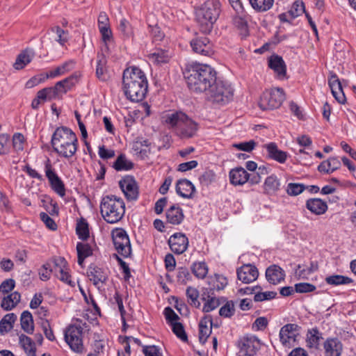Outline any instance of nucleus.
<instances>
[{
  "instance_id": "obj_1",
  "label": "nucleus",
  "mask_w": 356,
  "mask_h": 356,
  "mask_svg": "<svg viewBox=\"0 0 356 356\" xmlns=\"http://www.w3.org/2000/svg\"><path fill=\"white\" fill-rule=\"evenodd\" d=\"M184 77L190 90L206 94L215 83L217 72L209 65L195 62L187 65Z\"/></svg>"
},
{
  "instance_id": "obj_2",
  "label": "nucleus",
  "mask_w": 356,
  "mask_h": 356,
  "mask_svg": "<svg viewBox=\"0 0 356 356\" xmlns=\"http://www.w3.org/2000/svg\"><path fill=\"white\" fill-rule=\"evenodd\" d=\"M148 82L145 74L136 66L127 67L123 72L122 89L131 102L142 101L146 96Z\"/></svg>"
},
{
  "instance_id": "obj_3",
  "label": "nucleus",
  "mask_w": 356,
  "mask_h": 356,
  "mask_svg": "<svg viewBox=\"0 0 356 356\" xmlns=\"http://www.w3.org/2000/svg\"><path fill=\"white\" fill-rule=\"evenodd\" d=\"M51 144L58 156L70 159L75 155L79 143L76 135L72 129L67 127H60L52 134Z\"/></svg>"
},
{
  "instance_id": "obj_4",
  "label": "nucleus",
  "mask_w": 356,
  "mask_h": 356,
  "mask_svg": "<svg viewBox=\"0 0 356 356\" xmlns=\"http://www.w3.org/2000/svg\"><path fill=\"white\" fill-rule=\"evenodd\" d=\"M161 119L163 124L183 139L193 137L198 129L197 123L181 111L165 113Z\"/></svg>"
},
{
  "instance_id": "obj_5",
  "label": "nucleus",
  "mask_w": 356,
  "mask_h": 356,
  "mask_svg": "<svg viewBox=\"0 0 356 356\" xmlns=\"http://www.w3.org/2000/svg\"><path fill=\"white\" fill-rule=\"evenodd\" d=\"M100 213L103 219L110 224L118 222L125 213L124 200L116 195H106L100 202Z\"/></svg>"
},
{
  "instance_id": "obj_6",
  "label": "nucleus",
  "mask_w": 356,
  "mask_h": 356,
  "mask_svg": "<svg viewBox=\"0 0 356 356\" xmlns=\"http://www.w3.org/2000/svg\"><path fill=\"white\" fill-rule=\"evenodd\" d=\"M220 13V4L218 0H207L196 11L197 20L202 33H209L211 31Z\"/></svg>"
},
{
  "instance_id": "obj_7",
  "label": "nucleus",
  "mask_w": 356,
  "mask_h": 356,
  "mask_svg": "<svg viewBox=\"0 0 356 356\" xmlns=\"http://www.w3.org/2000/svg\"><path fill=\"white\" fill-rule=\"evenodd\" d=\"M234 96V89L227 81L216 78L215 83L206 93L207 100L216 104H225L229 102Z\"/></svg>"
},
{
  "instance_id": "obj_8",
  "label": "nucleus",
  "mask_w": 356,
  "mask_h": 356,
  "mask_svg": "<svg viewBox=\"0 0 356 356\" xmlns=\"http://www.w3.org/2000/svg\"><path fill=\"white\" fill-rule=\"evenodd\" d=\"M284 99L283 89L276 88L264 92L259 104L262 110L276 109L280 107Z\"/></svg>"
},
{
  "instance_id": "obj_9",
  "label": "nucleus",
  "mask_w": 356,
  "mask_h": 356,
  "mask_svg": "<svg viewBox=\"0 0 356 356\" xmlns=\"http://www.w3.org/2000/svg\"><path fill=\"white\" fill-rule=\"evenodd\" d=\"M64 338L72 351L77 353L83 352V327L80 325H70L65 331Z\"/></svg>"
},
{
  "instance_id": "obj_10",
  "label": "nucleus",
  "mask_w": 356,
  "mask_h": 356,
  "mask_svg": "<svg viewBox=\"0 0 356 356\" xmlns=\"http://www.w3.org/2000/svg\"><path fill=\"white\" fill-rule=\"evenodd\" d=\"M44 171L51 189L60 197H64L65 195L64 182L57 175L49 159H47L44 162Z\"/></svg>"
},
{
  "instance_id": "obj_11",
  "label": "nucleus",
  "mask_w": 356,
  "mask_h": 356,
  "mask_svg": "<svg viewBox=\"0 0 356 356\" xmlns=\"http://www.w3.org/2000/svg\"><path fill=\"white\" fill-rule=\"evenodd\" d=\"M112 238L114 246L118 254L125 258L130 257L131 247L126 231L122 228L115 229L112 232Z\"/></svg>"
},
{
  "instance_id": "obj_12",
  "label": "nucleus",
  "mask_w": 356,
  "mask_h": 356,
  "mask_svg": "<svg viewBox=\"0 0 356 356\" xmlns=\"http://www.w3.org/2000/svg\"><path fill=\"white\" fill-rule=\"evenodd\" d=\"M52 262L54 264L52 269L54 275L63 282L74 286L75 283L71 279V275L69 273L70 269L65 259L62 257H55L53 259Z\"/></svg>"
},
{
  "instance_id": "obj_13",
  "label": "nucleus",
  "mask_w": 356,
  "mask_h": 356,
  "mask_svg": "<svg viewBox=\"0 0 356 356\" xmlns=\"http://www.w3.org/2000/svg\"><path fill=\"white\" fill-rule=\"evenodd\" d=\"M238 348L241 353L254 356L261 348V341L253 334H246L238 341Z\"/></svg>"
},
{
  "instance_id": "obj_14",
  "label": "nucleus",
  "mask_w": 356,
  "mask_h": 356,
  "mask_svg": "<svg viewBox=\"0 0 356 356\" xmlns=\"http://www.w3.org/2000/svg\"><path fill=\"white\" fill-rule=\"evenodd\" d=\"M300 327L295 323H288L281 327L279 333L280 340L284 346H291L296 341Z\"/></svg>"
},
{
  "instance_id": "obj_15",
  "label": "nucleus",
  "mask_w": 356,
  "mask_h": 356,
  "mask_svg": "<svg viewBox=\"0 0 356 356\" xmlns=\"http://www.w3.org/2000/svg\"><path fill=\"white\" fill-rule=\"evenodd\" d=\"M168 243L175 254H181L188 249L189 241L186 234L177 232L170 236Z\"/></svg>"
},
{
  "instance_id": "obj_16",
  "label": "nucleus",
  "mask_w": 356,
  "mask_h": 356,
  "mask_svg": "<svg viewBox=\"0 0 356 356\" xmlns=\"http://www.w3.org/2000/svg\"><path fill=\"white\" fill-rule=\"evenodd\" d=\"M88 276L93 284L99 289L106 282L108 277V270L97 266H90L87 271Z\"/></svg>"
},
{
  "instance_id": "obj_17",
  "label": "nucleus",
  "mask_w": 356,
  "mask_h": 356,
  "mask_svg": "<svg viewBox=\"0 0 356 356\" xmlns=\"http://www.w3.org/2000/svg\"><path fill=\"white\" fill-rule=\"evenodd\" d=\"M194 52L210 56L213 54V44L207 37H198L191 41Z\"/></svg>"
},
{
  "instance_id": "obj_18",
  "label": "nucleus",
  "mask_w": 356,
  "mask_h": 356,
  "mask_svg": "<svg viewBox=\"0 0 356 356\" xmlns=\"http://www.w3.org/2000/svg\"><path fill=\"white\" fill-rule=\"evenodd\" d=\"M119 185L128 200H135L137 199L138 195V187L133 177H124L120 181Z\"/></svg>"
},
{
  "instance_id": "obj_19",
  "label": "nucleus",
  "mask_w": 356,
  "mask_h": 356,
  "mask_svg": "<svg viewBox=\"0 0 356 356\" xmlns=\"http://www.w3.org/2000/svg\"><path fill=\"white\" fill-rule=\"evenodd\" d=\"M237 277L243 283L249 284L255 281L259 276L257 267L250 264H244L237 269Z\"/></svg>"
},
{
  "instance_id": "obj_20",
  "label": "nucleus",
  "mask_w": 356,
  "mask_h": 356,
  "mask_svg": "<svg viewBox=\"0 0 356 356\" xmlns=\"http://www.w3.org/2000/svg\"><path fill=\"white\" fill-rule=\"evenodd\" d=\"M324 356H341L343 346L337 337H328L323 343Z\"/></svg>"
},
{
  "instance_id": "obj_21",
  "label": "nucleus",
  "mask_w": 356,
  "mask_h": 356,
  "mask_svg": "<svg viewBox=\"0 0 356 356\" xmlns=\"http://www.w3.org/2000/svg\"><path fill=\"white\" fill-rule=\"evenodd\" d=\"M328 85L335 99L340 104H344L346 97L342 89L341 83L335 73L331 72L330 74Z\"/></svg>"
},
{
  "instance_id": "obj_22",
  "label": "nucleus",
  "mask_w": 356,
  "mask_h": 356,
  "mask_svg": "<svg viewBox=\"0 0 356 356\" xmlns=\"http://www.w3.org/2000/svg\"><path fill=\"white\" fill-rule=\"evenodd\" d=\"M268 67L272 69L280 79L286 77V65L283 58L278 55H273L268 59Z\"/></svg>"
},
{
  "instance_id": "obj_23",
  "label": "nucleus",
  "mask_w": 356,
  "mask_h": 356,
  "mask_svg": "<svg viewBox=\"0 0 356 356\" xmlns=\"http://www.w3.org/2000/svg\"><path fill=\"white\" fill-rule=\"evenodd\" d=\"M230 183L234 186H242L248 181L250 174L241 167L230 170L229 173Z\"/></svg>"
},
{
  "instance_id": "obj_24",
  "label": "nucleus",
  "mask_w": 356,
  "mask_h": 356,
  "mask_svg": "<svg viewBox=\"0 0 356 356\" xmlns=\"http://www.w3.org/2000/svg\"><path fill=\"white\" fill-rule=\"evenodd\" d=\"M267 281L272 284H277L284 280V270L279 266L273 264L266 270Z\"/></svg>"
},
{
  "instance_id": "obj_25",
  "label": "nucleus",
  "mask_w": 356,
  "mask_h": 356,
  "mask_svg": "<svg viewBox=\"0 0 356 356\" xmlns=\"http://www.w3.org/2000/svg\"><path fill=\"white\" fill-rule=\"evenodd\" d=\"M322 339L323 334L318 327H312L307 330L306 334V343L309 348L318 350Z\"/></svg>"
},
{
  "instance_id": "obj_26",
  "label": "nucleus",
  "mask_w": 356,
  "mask_h": 356,
  "mask_svg": "<svg viewBox=\"0 0 356 356\" xmlns=\"http://www.w3.org/2000/svg\"><path fill=\"white\" fill-rule=\"evenodd\" d=\"M306 208L313 214L320 216L324 214L327 210L326 202L320 198H310L306 201Z\"/></svg>"
},
{
  "instance_id": "obj_27",
  "label": "nucleus",
  "mask_w": 356,
  "mask_h": 356,
  "mask_svg": "<svg viewBox=\"0 0 356 356\" xmlns=\"http://www.w3.org/2000/svg\"><path fill=\"white\" fill-rule=\"evenodd\" d=\"M81 74L79 72H75L68 77L58 81L55 85L56 88L59 90L60 93L67 92L72 86L76 85L80 78Z\"/></svg>"
},
{
  "instance_id": "obj_28",
  "label": "nucleus",
  "mask_w": 356,
  "mask_h": 356,
  "mask_svg": "<svg viewBox=\"0 0 356 356\" xmlns=\"http://www.w3.org/2000/svg\"><path fill=\"white\" fill-rule=\"evenodd\" d=\"M212 332V318L211 316L203 317L199 323V340L205 343Z\"/></svg>"
},
{
  "instance_id": "obj_29",
  "label": "nucleus",
  "mask_w": 356,
  "mask_h": 356,
  "mask_svg": "<svg viewBox=\"0 0 356 356\" xmlns=\"http://www.w3.org/2000/svg\"><path fill=\"white\" fill-rule=\"evenodd\" d=\"M195 191L194 185L188 179H180L176 184L177 193L184 198H191Z\"/></svg>"
},
{
  "instance_id": "obj_30",
  "label": "nucleus",
  "mask_w": 356,
  "mask_h": 356,
  "mask_svg": "<svg viewBox=\"0 0 356 356\" xmlns=\"http://www.w3.org/2000/svg\"><path fill=\"white\" fill-rule=\"evenodd\" d=\"M75 65L76 61L74 60H67L54 69L48 72L47 76H50L51 79H54L64 75L65 74L72 71L74 68Z\"/></svg>"
},
{
  "instance_id": "obj_31",
  "label": "nucleus",
  "mask_w": 356,
  "mask_h": 356,
  "mask_svg": "<svg viewBox=\"0 0 356 356\" xmlns=\"http://www.w3.org/2000/svg\"><path fill=\"white\" fill-rule=\"evenodd\" d=\"M35 56V51L31 49H26L17 57L13 67L16 70H22L31 62Z\"/></svg>"
},
{
  "instance_id": "obj_32",
  "label": "nucleus",
  "mask_w": 356,
  "mask_h": 356,
  "mask_svg": "<svg viewBox=\"0 0 356 356\" xmlns=\"http://www.w3.org/2000/svg\"><path fill=\"white\" fill-rule=\"evenodd\" d=\"M268 156L273 160L280 163H284L288 156L286 152L278 149L277 145L274 143H270L266 145Z\"/></svg>"
},
{
  "instance_id": "obj_33",
  "label": "nucleus",
  "mask_w": 356,
  "mask_h": 356,
  "mask_svg": "<svg viewBox=\"0 0 356 356\" xmlns=\"http://www.w3.org/2000/svg\"><path fill=\"white\" fill-rule=\"evenodd\" d=\"M184 217L183 211L178 205L171 206L166 211L167 221L172 225H179Z\"/></svg>"
},
{
  "instance_id": "obj_34",
  "label": "nucleus",
  "mask_w": 356,
  "mask_h": 356,
  "mask_svg": "<svg viewBox=\"0 0 356 356\" xmlns=\"http://www.w3.org/2000/svg\"><path fill=\"white\" fill-rule=\"evenodd\" d=\"M106 59L104 55H98L96 65V76L101 81H106L109 74L106 67Z\"/></svg>"
},
{
  "instance_id": "obj_35",
  "label": "nucleus",
  "mask_w": 356,
  "mask_h": 356,
  "mask_svg": "<svg viewBox=\"0 0 356 356\" xmlns=\"http://www.w3.org/2000/svg\"><path fill=\"white\" fill-rule=\"evenodd\" d=\"M148 58L154 64L161 65L169 62L170 55L166 50L156 49L148 55Z\"/></svg>"
},
{
  "instance_id": "obj_36",
  "label": "nucleus",
  "mask_w": 356,
  "mask_h": 356,
  "mask_svg": "<svg viewBox=\"0 0 356 356\" xmlns=\"http://www.w3.org/2000/svg\"><path fill=\"white\" fill-rule=\"evenodd\" d=\"M207 283L211 291H220L225 289L228 282L225 276L215 274L208 277Z\"/></svg>"
},
{
  "instance_id": "obj_37",
  "label": "nucleus",
  "mask_w": 356,
  "mask_h": 356,
  "mask_svg": "<svg viewBox=\"0 0 356 356\" xmlns=\"http://www.w3.org/2000/svg\"><path fill=\"white\" fill-rule=\"evenodd\" d=\"M20 300V293L15 291L3 298L1 302V307L5 311H10L17 306Z\"/></svg>"
},
{
  "instance_id": "obj_38",
  "label": "nucleus",
  "mask_w": 356,
  "mask_h": 356,
  "mask_svg": "<svg viewBox=\"0 0 356 356\" xmlns=\"http://www.w3.org/2000/svg\"><path fill=\"white\" fill-rule=\"evenodd\" d=\"M280 187V181L275 175L268 176L264 181V190L268 195L275 194Z\"/></svg>"
},
{
  "instance_id": "obj_39",
  "label": "nucleus",
  "mask_w": 356,
  "mask_h": 356,
  "mask_svg": "<svg viewBox=\"0 0 356 356\" xmlns=\"http://www.w3.org/2000/svg\"><path fill=\"white\" fill-rule=\"evenodd\" d=\"M77 262L82 266L86 258L92 254V249L88 243L79 242L76 244Z\"/></svg>"
},
{
  "instance_id": "obj_40",
  "label": "nucleus",
  "mask_w": 356,
  "mask_h": 356,
  "mask_svg": "<svg viewBox=\"0 0 356 356\" xmlns=\"http://www.w3.org/2000/svg\"><path fill=\"white\" fill-rule=\"evenodd\" d=\"M21 326L22 330L28 334L33 333L34 330L33 320L32 314L29 311H24L20 317Z\"/></svg>"
},
{
  "instance_id": "obj_41",
  "label": "nucleus",
  "mask_w": 356,
  "mask_h": 356,
  "mask_svg": "<svg viewBox=\"0 0 356 356\" xmlns=\"http://www.w3.org/2000/svg\"><path fill=\"white\" fill-rule=\"evenodd\" d=\"M16 319L17 316L13 313L5 315L0 321V334H4L8 332L13 327V323Z\"/></svg>"
},
{
  "instance_id": "obj_42",
  "label": "nucleus",
  "mask_w": 356,
  "mask_h": 356,
  "mask_svg": "<svg viewBox=\"0 0 356 356\" xmlns=\"http://www.w3.org/2000/svg\"><path fill=\"white\" fill-rule=\"evenodd\" d=\"M19 343L27 356H35V346L32 339L26 335L19 336Z\"/></svg>"
},
{
  "instance_id": "obj_43",
  "label": "nucleus",
  "mask_w": 356,
  "mask_h": 356,
  "mask_svg": "<svg viewBox=\"0 0 356 356\" xmlns=\"http://www.w3.org/2000/svg\"><path fill=\"white\" fill-rule=\"evenodd\" d=\"M325 282L329 285L339 286L346 285L353 282V279L341 275H332L325 279Z\"/></svg>"
},
{
  "instance_id": "obj_44",
  "label": "nucleus",
  "mask_w": 356,
  "mask_h": 356,
  "mask_svg": "<svg viewBox=\"0 0 356 356\" xmlns=\"http://www.w3.org/2000/svg\"><path fill=\"white\" fill-rule=\"evenodd\" d=\"M51 32L55 34V41L58 42L62 47H64L70 39L68 31L63 30L58 26L52 27Z\"/></svg>"
},
{
  "instance_id": "obj_45",
  "label": "nucleus",
  "mask_w": 356,
  "mask_h": 356,
  "mask_svg": "<svg viewBox=\"0 0 356 356\" xmlns=\"http://www.w3.org/2000/svg\"><path fill=\"white\" fill-rule=\"evenodd\" d=\"M193 275L198 279H204L209 271V268L204 261L194 262L191 267Z\"/></svg>"
},
{
  "instance_id": "obj_46",
  "label": "nucleus",
  "mask_w": 356,
  "mask_h": 356,
  "mask_svg": "<svg viewBox=\"0 0 356 356\" xmlns=\"http://www.w3.org/2000/svg\"><path fill=\"white\" fill-rule=\"evenodd\" d=\"M76 233L78 237L83 241L87 240L89 237L88 223L85 219L81 218L77 222Z\"/></svg>"
},
{
  "instance_id": "obj_47",
  "label": "nucleus",
  "mask_w": 356,
  "mask_h": 356,
  "mask_svg": "<svg viewBox=\"0 0 356 356\" xmlns=\"http://www.w3.org/2000/svg\"><path fill=\"white\" fill-rule=\"evenodd\" d=\"M113 166L117 171L129 170L133 168V163L127 159L125 155L120 154Z\"/></svg>"
},
{
  "instance_id": "obj_48",
  "label": "nucleus",
  "mask_w": 356,
  "mask_h": 356,
  "mask_svg": "<svg viewBox=\"0 0 356 356\" xmlns=\"http://www.w3.org/2000/svg\"><path fill=\"white\" fill-rule=\"evenodd\" d=\"M252 7L257 11L264 12L270 9L274 0H249Z\"/></svg>"
},
{
  "instance_id": "obj_49",
  "label": "nucleus",
  "mask_w": 356,
  "mask_h": 356,
  "mask_svg": "<svg viewBox=\"0 0 356 356\" xmlns=\"http://www.w3.org/2000/svg\"><path fill=\"white\" fill-rule=\"evenodd\" d=\"M186 294L188 298V302L191 305L196 308H199L200 307V302L198 300L199 291L197 289L188 286L186 289Z\"/></svg>"
},
{
  "instance_id": "obj_50",
  "label": "nucleus",
  "mask_w": 356,
  "mask_h": 356,
  "mask_svg": "<svg viewBox=\"0 0 356 356\" xmlns=\"http://www.w3.org/2000/svg\"><path fill=\"white\" fill-rule=\"evenodd\" d=\"M58 94L59 90L56 88V85L54 87L44 88L39 90V97L40 99H45L46 100H51L55 99Z\"/></svg>"
},
{
  "instance_id": "obj_51",
  "label": "nucleus",
  "mask_w": 356,
  "mask_h": 356,
  "mask_svg": "<svg viewBox=\"0 0 356 356\" xmlns=\"http://www.w3.org/2000/svg\"><path fill=\"white\" fill-rule=\"evenodd\" d=\"M118 29L124 38H130L133 36L132 27L127 19L122 18L120 21Z\"/></svg>"
},
{
  "instance_id": "obj_52",
  "label": "nucleus",
  "mask_w": 356,
  "mask_h": 356,
  "mask_svg": "<svg viewBox=\"0 0 356 356\" xmlns=\"http://www.w3.org/2000/svg\"><path fill=\"white\" fill-rule=\"evenodd\" d=\"M202 299L203 300H205V302L202 308V311L204 313H209L214 310L220 305L219 298H217L216 297L208 296L207 300H206L204 298H203Z\"/></svg>"
},
{
  "instance_id": "obj_53",
  "label": "nucleus",
  "mask_w": 356,
  "mask_h": 356,
  "mask_svg": "<svg viewBox=\"0 0 356 356\" xmlns=\"http://www.w3.org/2000/svg\"><path fill=\"white\" fill-rule=\"evenodd\" d=\"M177 280L179 283L186 284L192 278L188 269L186 267H179L177 269Z\"/></svg>"
},
{
  "instance_id": "obj_54",
  "label": "nucleus",
  "mask_w": 356,
  "mask_h": 356,
  "mask_svg": "<svg viewBox=\"0 0 356 356\" xmlns=\"http://www.w3.org/2000/svg\"><path fill=\"white\" fill-rule=\"evenodd\" d=\"M303 13H306L304 3L300 0L296 1L289 10L291 19H293L301 15Z\"/></svg>"
},
{
  "instance_id": "obj_55",
  "label": "nucleus",
  "mask_w": 356,
  "mask_h": 356,
  "mask_svg": "<svg viewBox=\"0 0 356 356\" xmlns=\"http://www.w3.org/2000/svg\"><path fill=\"white\" fill-rule=\"evenodd\" d=\"M277 296L275 291H265L262 292L261 289L257 290L256 294L254 296V300L255 302H261L264 300H270L274 299Z\"/></svg>"
},
{
  "instance_id": "obj_56",
  "label": "nucleus",
  "mask_w": 356,
  "mask_h": 356,
  "mask_svg": "<svg viewBox=\"0 0 356 356\" xmlns=\"http://www.w3.org/2000/svg\"><path fill=\"white\" fill-rule=\"evenodd\" d=\"M235 309L233 301L229 300L220 309L219 314L225 318H230L234 314Z\"/></svg>"
},
{
  "instance_id": "obj_57",
  "label": "nucleus",
  "mask_w": 356,
  "mask_h": 356,
  "mask_svg": "<svg viewBox=\"0 0 356 356\" xmlns=\"http://www.w3.org/2000/svg\"><path fill=\"white\" fill-rule=\"evenodd\" d=\"M142 352L145 356H163L162 350L160 347L152 345V346H142Z\"/></svg>"
},
{
  "instance_id": "obj_58",
  "label": "nucleus",
  "mask_w": 356,
  "mask_h": 356,
  "mask_svg": "<svg viewBox=\"0 0 356 356\" xmlns=\"http://www.w3.org/2000/svg\"><path fill=\"white\" fill-rule=\"evenodd\" d=\"M305 186L302 184L289 183L286 187V193L291 196H296L304 191Z\"/></svg>"
},
{
  "instance_id": "obj_59",
  "label": "nucleus",
  "mask_w": 356,
  "mask_h": 356,
  "mask_svg": "<svg viewBox=\"0 0 356 356\" xmlns=\"http://www.w3.org/2000/svg\"><path fill=\"white\" fill-rule=\"evenodd\" d=\"M53 273V269L51 264L45 263L39 269V277L42 281H47L50 279L51 275Z\"/></svg>"
},
{
  "instance_id": "obj_60",
  "label": "nucleus",
  "mask_w": 356,
  "mask_h": 356,
  "mask_svg": "<svg viewBox=\"0 0 356 356\" xmlns=\"http://www.w3.org/2000/svg\"><path fill=\"white\" fill-rule=\"evenodd\" d=\"M24 136L20 133H15L13 136V147L15 151H22L24 149Z\"/></svg>"
},
{
  "instance_id": "obj_61",
  "label": "nucleus",
  "mask_w": 356,
  "mask_h": 356,
  "mask_svg": "<svg viewBox=\"0 0 356 356\" xmlns=\"http://www.w3.org/2000/svg\"><path fill=\"white\" fill-rule=\"evenodd\" d=\"M174 334L181 341H187V335L181 323L176 322L170 325Z\"/></svg>"
},
{
  "instance_id": "obj_62",
  "label": "nucleus",
  "mask_w": 356,
  "mask_h": 356,
  "mask_svg": "<svg viewBox=\"0 0 356 356\" xmlns=\"http://www.w3.org/2000/svg\"><path fill=\"white\" fill-rule=\"evenodd\" d=\"M257 143L254 140H250L249 141H244L239 143H235L233 145V147L236 149L247 152H250L253 150L256 146Z\"/></svg>"
},
{
  "instance_id": "obj_63",
  "label": "nucleus",
  "mask_w": 356,
  "mask_h": 356,
  "mask_svg": "<svg viewBox=\"0 0 356 356\" xmlns=\"http://www.w3.org/2000/svg\"><path fill=\"white\" fill-rule=\"evenodd\" d=\"M294 288L295 291L300 293L312 292L316 289L314 284L305 282L296 284Z\"/></svg>"
},
{
  "instance_id": "obj_64",
  "label": "nucleus",
  "mask_w": 356,
  "mask_h": 356,
  "mask_svg": "<svg viewBox=\"0 0 356 356\" xmlns=\"http://www.w3.org/2000/svg\"><path fill=\"white\" fill-rule=\"evenodd\" d=\"M163 314L167 323L170 325L176 323L177 321L179 318V316L170 307H167L164 309Z\"/></svg>"
}]
</instances>
